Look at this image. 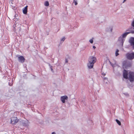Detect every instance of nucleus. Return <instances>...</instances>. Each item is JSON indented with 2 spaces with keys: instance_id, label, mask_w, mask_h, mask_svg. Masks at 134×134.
I'll return each instance as SVG.
<instances>
[{
  "instance_id": "nucleus-1",
  "label": "nucleus",
  "mask_w": 134,
  "mask_h": 134,
  "mask_svg": "<svg viewBox=\"0 0 134 134\" xmlns=\"http://www.w3.org/2000/svg\"><path fill=\"white\" fill-rule=\"evenodd\" d=\"M97 60L96 58L94 57H90L88 59V63L87 64V66L89 69L93 68L94 64Z\"/></svg>"
},
{
  "instance_id": "nucleus-4",
  "label": "nucleus",
  "mask_w": 134,
  "mask_h": 134,
  "mask_svg": "<svg viewBox=\"0 0 134 134\" xmlns=\"http://www.w3.org/2000/svg\"><path fill=\"white\" fill-rule=\"evenodd\" d=\"M127 58L129 60H132L134 58V53H128L126 55Z\"/></svg>"
},
{
  "instance_id": "nucleus-12",
  "label": "nucleus",
  "mask_w": 134,
  "mask_h": 134,
  "mask_svg": "<svg viewBox=\"0 0 134 134\" xmlns=\"http://www.w3.org/2000/svg\"><path fill=\"white\" fill-rule=\"evenodd\" d=\"M119 52V50L118 49L116 50L115 52V56H118L119 55V54L118 53V52Z\"/></svg>"
},
{
  "instance_id": "nucleus-16",
  "label": "nucleus",
  "mask_w": 134,
  "mask_h": 134,
  "mask_svg": "<svg viewBox=\"0 0 134 134\" xmlns=\"http://www.w3.org/2000/svg\"><path fill=\"white\" fill-rule=\"evenodd\" d=\"M65 37H63L62 38V39H61V41H63L65 40Z\"/></svg>"
},
{
  "instance_id": "nucleus-11",
  "label": "nucleus",
  "mask_w": 134,
  "mask_h": 134,
  "mask_svg": "<svg viewBox=\"0 0 134 134\" xmlns=\"http://www.w3.org/2000/svg\"><path fill=\"white\" fill-rule=\"evenodd\" d=\"M130 33L129 32H126L122 35V37L123 38L125 37L126 36Z\"/></svg>"
},
{
  "instance_id": "nucleus-9",
  "label": "nucleus",
  "mask_w": 134,
  "mask_h": 134,
  "mask_svg": "<svg viewBox=\"0 0 134 134\" xmlns=\"http://www.w3.org/2000/svg\"><path fill=\"white\" fill-rule=\"evenodd\" d=\"M124 40L123 39V37H121V36L119 38L118 41H119L120 42H121L122 44V45L123 44V43L124 42Z\"/></svg>"
},
{
  "instance_id": "nucleus-5",
  "label": "nucleus",
  "mask_w": 134,
  "mask_h": 134,
  "mask_svg": "<svg viewBox=\"0 0 134 134\" xmlns=\"http://www.w3.org/2000/svg\"><path fill=\"white\" fill-rule=\"evenodd\" d=\"M128 72L127 71L124 70L123 72V75L124 78L126 79H127Z\"/></svg>"
},
{
  "instance_id": "nucleus-13",
  "label": "nucleus",
  "mask_w": 134,
  "mask_h": 134,
  "mask_svg": "<svg viewBox=\"0 0 134 134\" xmlns=\"http://www.w3.org/2000/svg\"><path fill=\"white\" fill-rule=\"evenodd\" d=\"M44 5L46 6H48L49 5V3L48 1H46L44 3Z\"/></svg>"
},
{
  "instance_id": "nucleus-8",
  "label": "nucleus",
  "mask_w": 134,
  "mask_h": 134,
  "mask_svg": "<svg viewBox=\"0 0 134 134\" xmlns=\"http://www.w3.org/2000/svg\"><path fill=\"white\" fill-rule=\"evenodd\" d=\"M68 98L66 96H62L61 97V100L62 102L64 103L65 102V100H67Z\"/></svg>"
},
{
  "instance_id": "nucleus-17",
  "label": "nucleus",
  "mask_w": 134,
  "mask_h": 134,
  "mask_svg": "<svg viewBox=\"0 0 134 134\" xmlns=\"http://www.w3.org/2000/svg\"><path fill=\"white\" fill-rule=\"evenodd\" d=\"M90 42L91 43H93V41L92 39L90 40Z\"/></svg>"
},
{
  "instance_id": "nucleus-25",
  "label": "nucleus",
  "mask_w": 134,
  "mask_h": 134,
  "mask_svg": "<svg viewBox=\"0 0 134 134\" xmlns=\"http://www.w3.org/2000/svg\"><path fill=\"white\" fill-rule=\"evenodd\" d=\"M107 79V78H104V79Z\"/></svg>"
},
{
  "instance_id": "nucleus-7",
  "label": "nucleus",
  "mask_w": 134,
  "mask_h": 134,
  "mask_svg": "<svg viewBox=\"0 0 134 134\" xmlns=\"http://www.w3.org/2000/svg\"><path fill=\"white\" fill-rule=\"evenodd\" d=\"M129 42L130 44L131 45L133 46V47L134 49V38H131L129 41Z\"/></svg>"
},
{
  "instance_id": "nucleus-21",
  "label": "nucleus",
  "mask_w": 134,
  "mask_h": 134,
  "mask_svg": "<svg viewBox=\"0 0 134 134\" xmlns=\"http://www.w3.org/2000/svg\"><path fill=\"white\" fill-rule=\"evenodd\" d=\"M65 62H66V63H67V62H68V60H67V59H66V60H65Z\"/></svg>"
},
{
  "instance_id": "nucleus-6",
  "label": "nucleus",
  "mask_w": 134,
  "mask_h": 134,
  "mask_svg": "<svg viewBox=\"0 0 134 134\" xmlns=\"http://www.w3.org/2000/svg\"><path fill=\"white\" fill-rule=\"evenodd\" d=\"M18 60L20 62L23 63L25 61V59L23 56H20L18 57Z\"/></svg>"
},
{
  "instance_id": "nucleus-10",
  "label": "nucleus",
  "mask_w": 134,
  "mask_h": 134,
  "mask_svg": "<svg viewBox=\"0 0 134 134\" xmlns=\"http://www.w3.org/2000/svg\"><path fill=\"white\" fill-rule=\"evenodd\" d=\"M27 6H26L23 10V12L24 14H26L27 13Z\"/></svg>"
},
{
  "instance_id": "nucleus-19",
  "label": "nucleus",
  "mask_w": 134,
  "mask_h": 134,
  "mask_svg": "<svg viewBox=\"0 0 134 134\" xmlns=\"http://www.w3.org/2000/svg\"><path fill=\"white\" fill-rule=\"evenodd\" d=\"M110 62L111 65L113 67V64L111 62Z\"/></svg>"
},
{
  "instance_id": "nucleus-23",
  "label": "nucleus",
  "mask_w": 134,
  "mask_h": 134,
  "mask_svg": "<svg viewBox=\"0 0 134 134\" xmlns=\"http://www.w3.org/2000/svg\"><path fill=\"white\" fill-rule=\"evenodd\" d=\"M52 134H55V133L54 132H53L52 133Z\"/></svg>"
},
{
  "instance_id": "nucleus-24",
  "label": "nucleus",
  "mask_w": 134,
  "mask_h": 134,
  "mask_svg": "<svg viewBox=\"0 0 134 134\" xmlns=\"http://www.w3.org/2000/svg\"><path fill=\"white\" fill-rule=\"evenodd\" d=\"M126 0H124L123 2H124Z\"/></svg>"
},
{
  "instance_id": "nucleus-2",
  "label": "nucleus",
  "mask_w": 134,
  "mask_h": 134,
  "mask_svg": "<svg viewBox=\"0 0 134 134\" xmlns=\"http://www.w3.org/2000/svg\"><path fill=\"white\" fill-rule=\"evenodd\" d=\"M128 79L131 82L134 81V73L132 72H130L128 73Z\"/></svg>"
},
{
  "instance_id": "nucleus-20",
  "label": "nucleus",
  "mask_w": 134,
  "mask_h": 134,
  "mask_svg": "<svg viewBox=\"0 0 134 134\" xmlns=\"http://www.w3.org/2000/svg\"><path fill=\"white\" fill-rule=\"evenodd\" d=\"M102 74L104 76H105V73H102Z\"/></svg>"
},
{
  "instance_id": "nucleus-15",
  "label": "nucleus",
  "mask_w": 134,
  "mask_h": 134,
  "mask_svg": "<svg viewBox=\"0 0 134 134\" xmlns=\"http://www.w3.org/2000/svg\"><path fill=\"white\" fill-rule=\"evenodd\" d=\"M74 4L75 5H76L77 4V1L76 0H74Z\"/></svg>"
},
{
  "instance_id": "nucleus-14",
  "label": "nucleus",
  "mask_w": 134,
  "mask_h": 134,
  "mask_svg": "<svg viewBox=\"0 0 134 134\" xmlns=\"http://www.w3.org/2000/svg\"><path fill=\"white\" fill-rule=\"evenodd\" d=\"M116 121L119 125H121V123L118 120V119H116Z\"/></svg>"
},
{
  "instance_id": "nucleus-3",
  "label": "nucleus",
  "mask_w": 134,
  "mask_h": 134,
  "mask_svg": "<svg viewBox=\"0 0 134 134\" xmlns=\"http://www.w3.org/2000/svg\"><path fill=\"white\" fill-rule=\"evenodd\" d=\"M19 120L16 117H13L11 118V123L13 125H15L18 122Z\"/></svg>"
},
{
  "instance_id": "nucleus-18",
  "label": "nucleus",
  "mask_w": 134,
  "mask_h": 134,
  "mask_svg": "<svg viewBox=\"0 0 134 134\" xmlns=\"http://www.w3.org/2000/svg\"><path fill=\"white\" fill-rule=\"evenodd\" d=\"M134 27V21H133L132 23L131 24Z\"/></svg>"
},
{
  "instance_id": "nucleus-22",
  "label": "nucleus",
  "mask_w": 134,
  "mask_h": 134,
  "mask_svg": "<svg viewBox=\"0 0 134 134\" xmlns=\"http://www.w3.org/2000/svg\"><path fill=\"white\" fill-rule=\"evenodd\" d=\"M93 48L94 49H95L96 48V47L95 46H93Z\"/></svg>"
}]
</instances>
